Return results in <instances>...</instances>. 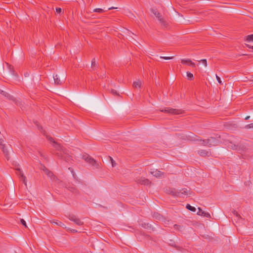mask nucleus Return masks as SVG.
Returning <instances> with one entry per match:
<instances>
[{
    "mask_svg": "<svg viewBox=\"0 0 253 253\" xmlns=\"http://www.w3.org/2000/svg\"><path fill=\"white\" fill-rule=\"evenodd\" d=\"M83 159L84 160V161L92 165V166H94L96 169H99L100 168V164L97 162L96 160H95L93 158L90 157L88 155H84L83 156Z\"/></svg>",
    "mask_w": 253,
    "mask_h": 253,
    "instance_id": "7ed1b4c3",
    "label": "nucleus"
},
{
    "mask_svg": "<svg viewBox=\"0 0 253 253\" xmlns=\"http://www.w3.org/2000/svg\"><path fill=\"white\" fill-rule=\"evenodd\" d=\"M67 217L69 220L74 222L78 225L81 226L84 224V222L82 221L80 218H77L74 214H70L67 216Z\"/></svg>",
    "mask_w": 253,
    "mask_h": 253,
    "instance_id": "423d86ee",
    "label": "nucleus"
},
{
    "mask_svg": "<svg viewBox=\"0 0 253 253\" xmlns=\"http://www.w3.org/2000/svg\"><path fill=\"white\" fill-rule=\"evenodd\" d=\"M151 12L155 15V16L158 18L161 24L163 25L165 27H167V24L165 20L162 17L161 14L157 10V9H151Z\"/></svg>",
    "mask_w": 253,
    "mask_h": 253,
    "instance_id": "20e7f679",
    "label": "nucleus"
},
{
    "mask_svg": "<svg viewBox=\"0 0 253 253\" xmlns=\"http://www.w3.org/2000/svg\"><path fill=\"white\" fill-rule=\"evenodd\" d=\"M202 142L201 144L204 146H209L210 147V140L209 139H205V140H200Z\"/></svg>",
    "mask_w": 253,
    "mask_h": 253,
    "instance_id": "412c9836",
    "label": "nucleus"
},
{
    "mask_svg": "<svg viewBox=\"0 0 253 253\" xmlns=\"http://www.w3.org/2000/svg\"><path fill=\"white\" fill-rule=\"evenodd\" d=\"M187 76L188 78V79L190 81L193 80L194 79L193 75L190 72H187Z\"/></svg>",
    "mask_w": 253,
    "mask_h": 253,
    "instance_id": "bb28decb",
    "label": "nucleus"
},
{
    "mask_svg": "<svg viewBox=\"0 0 253 253\" xmlns=\"http://www.w3.org/2000/svg\"><path fill=\"white\" fill-rule=\"evenodd\" d=\"M169 246L173 247L175 248V249L177 251H182V248L180 246H176L174 241L173 240H169L168 243Z\"/></svg>",
    "mask_w": 253,
    "mask_h": 253,
    "instance_id": "9b49d317",
    "label": "nucleus"
},
{
    "mask_svg": "<svg viewBox=\"0 0 253 253\" xmlns=\"http://www.w3.org/2000/svg\"><path fill=\"white\" fill-rule=\"evenodd\" d=\"M68 189L70 191L72 192L73 193L77 194L79 193V191L75 187H69Z\"/></svg>",
    "mask_w": 253,
    "mask_h": 253,
    "instance_id": "5701e85b",
    "label": "nucleus"
},
{
    "mask_svg": "<svg viewBox=\"0 0 253 253\" xmlns=\"http://www.w3.org/2000/svg\"><path fill=\"white\" fill-rule=\"evenodd\" d=\"M161 58H162V59H171L173 58V57L171 56V57H164V56H161L160 57Z\"/></svg>",
    "mask_w": 253,
    "mask_h": 253,
    "instance_id": "e433bc0d",
    "label": "nucleus"
},
{
    "mask_svg": "<svg viewBox=\"0 0 253 253\" xmlns=\"http://www.w3.org/2000/svg\"><path fill=\"white\" fill-rule=\"evenodd\" d=\"M190 190L187 188H183L181 190H177L175 189L169 188L168 193L175 197H182L183 195H188L189 194Z\"/></svg>",
    "mask_w": 253,
    "mask_h": 253,
    "instance_id": "f03ea898",
    "label": "nucleus"
},
{
    "mask_svg": "<svg viewBox=\"0 0 253 253\" xmlns=\"http://www.w3.org/2000/svg\"><path fill=\"white\" fill-rule=\"evenodd\" d=\"M181 63L182 64H188L190 66H191L193 67H195V64L190 59H182Z\"/></svg>",
    "mask_w": 253,
    "mask_h": 253,
    "instance_id": "f3484780",
    "label": "nucleus"
},
{
    "mask_svg": "<svg viewBox=\"0 0 253 253\" xmlns=\"http://www.w3.org/2000/svg\"><path fill=\"white\" fill-rule=\"evenodd\" d=\"M1 150H2L3 154H4L5 157L6 159H7V161L9 160V153H8L7 149L6 148L5 144L4 145H2V146L1 147Z\"/></svg>",
    "mask_w": 253,
    "mask_h": 253,
    "instance_id": "2eb2a0df",
    "label": "nucleus"
},
{
    "mask_svg": "<svg viewBox=\"0 0 253 253\" xmlns=\"http://www.w3.org/2000/svg\"><path fill=\"white\" fill-rule=\"evenodd\" d=\"M178 227V225L176 224L174 225V228H176Z\"/></svg>",
    "mask_w": 253,
    "mask_h": 253,
    "instance_id": "49530a36",
    "label": "nucleus"
},
{
    "mask_svg": "<svg viewBox=\"0 0 253 253\" xmlns=\"http://www.w3.org/2000/svg\"><path fill=\"white\" fill-rule=\"evenodd\" d=\"M153 217L155 219L158 220H162L163 219L162 215L158 212H155L153 214Z\"/></svg>",
    "mask_w": 253,
    "mask_h": 253,
    "instance_id": "aec40b11",
    "label": "nucleus"
},
{
    "mask_svg": "<svg viewBox=\"0 0 253 253\" xmlns=\"http://www.w3.org/2000/svg\"><path fill=\"white\" fill-rule=\"evenodd\" d=\"M246 41L251 42L253 41V34L248 35L246 37Z\"/></svg>",
    "mask_w": 253,
    "mask_h": 253,
    "instance_id": "a878e982",
    "label": "nucleus"
},
{
    "mask_svg": "<svg viewBox=\"0 0 253 253\" xmlns=\"http://www.w3.org/2000/svg\"><path fill=\"white\" fill-rule=\"evenodd\" d=\"M62 11V10L61 8L57 7L56 8V12L58 14H61Z\"/></svg>",
    "mask_w": 253,
    "mask_h": 253,
    "instance_id": "f704fd0d",
    "label": "nucleus"
},
{
    "mask_svg": "<svg viewBox=\"0 0 253 253\" xmlns=\"http://www.w3.org/2000/svg\"><path fill=\"white\" fill-rule=\"evenodd\" d=\"M41 169L43 170L45 173L49 177H51L53 175L52 172L49 171L44 165H41Z\"/></svg>",
    "mask_w": 253,
    "mask_h": 253,
    "instance_id": "4468645a",
    "label": "nucleus"
},
{
    "mask_svg": "<svg viewBox=\"0 0 253 253\" xmlns=\"http://www.w3.org/2000/svg\"><path fill=\"white\" fill-rule=\"evenodd\" d=\"M109 159H110L111 162V164H112V166L113 167H114L116 166V163H115V161L113 159V158L110 157V156H109Z\"/></svg>",
    "mask_w": 253,
    "mask_h": 253,
    "instance_id": "c756f323",
    "label": "nucleus"
},
{
    "mask_svg": "<svg viewBox=\"0 0 253 253\" xmlns=\"http://www.w3.org/2000/svg\"><path fill=\"white\" fill-rule=\"evenodd\" d=\"M250 116H247V117L245 118V120H248L250 118Z\"/></svg>",
    "mask_w": 253,
    "mask_h": 253,
    "instance_id": "a18cd8bd",
    "label": "nucleus"
},
{
    "mask_svg": "<svg viewBox=\"0 0 253 253\" xmlns=\"http://www.w3.org/2000/svg\"><path fill=\"white\" fill-rule=\"evenodd\" d=\"M200 62H201L205 67L207 66V62L206 59H202Z\"/></svg>",
    "mask_w": 253,
    "mask_h": 253,
    "instance_id": "72a5a7b5",
    "label": "nucleus"
},
{
    "mask_svg": "<svg viewBox=\"0 0 253 253\" xmlns=\"http://www.w3.org/2000/svg\"><path fill=\"white\" fill-rule=\"evenodd\" d=\"M198 212H197V214L201 216H203L206 217L207 218L211 217V215L209 212H205L203 211L201 208H198Z\"/></svg>",
    "mask_w": 253,
    "mask_h": 253,
    "instance_id": "f8f14e48",
    "label": "nucleus"
},
{
    "mask_svg": "<svg viewBox=\"0 0 253 253\" xmlns=\"http://www.w3.org/2000/svg\"><path fill=\"white\" fill-rule=\"evenodd\" d=\"M198 153L202 157H210L211 155V152L206 150H199Z\"/></svg>",
    "mask_w": 253,
    "mask_h": 253,
    "instance_id": "9d476101",
    "label": "nucleus"
},
{
    "mask_svg": "<svg viewBox=\"0 0 253 253\" xmlns=\"http://www.w3.org/2000/svg\"><path fill=\"white\" fill-rule=\"evenodd\" d=\"M186 208L188 210H190V211H194H194H196V208L195 207L190 206L189 204H187L186 205Z\"/></svg>",
    "mask_w": 253,
    "mask_h": 253,
    "instance_id": "393cba45",
    "label": "nucleus"
},
{
    "mask_svg": "<svg viewBox=\"0 0 253 253\" xmlns=\"http://www.w3.org/2000/svg\"><path fill=\"white\" fill-rule=\"evenodd\" d=\"M245 128L246 129L253 128V123L245 126Z\"/></svg>",
    "mask_w": 253,
    "mask_h": 253,
    "instance_id": "7c9ffc66",
    "label": "nucleus"
},
{
    "mask_svg": "<svg viewBox=\"0 0 253 253\" xmlns=\"http://www.w3.org/2000/svg\"><path fill=\"white\" fill-rule=\"evenodd\" d=\"M233 213L236 216L238 220L242 219L241 216L240 215V214L238 213V212L236 211H234Z\"/></svg>",
    "mask_w": 253,
    "mask_h": 253,
    "instance_id": "c85d7f7f",
    "label": "nucleus"
},
{
    "mask_svg": "<svg viewBox=\"0 0 253 253\" xmlns=\"http://www.w3.org/2000/svg\"><path fill=\"white\" fill-rule=\"evenodd\" d=\"M117 7H111L109 8L108 10H112V9H117Z\"/></svg>",
    "mask_w": 253,
    "mask_h": 253,
    "instance_id": "c03bdc74",
    "label": "nucleus"
},
{
    "mask_svg": "<svg viewBox=\"0 0 253 253\" xmlns=\"http://www.w3.org/2000/svg\"><path fill=\"white\" fill-rule=\"evenodd\" d=\"M42 126H41L40 127H39V129H42Z\"/></svg>",
    "mask_w": 253,
    "mask_h": 253,
    "instance_id": "de8ad7c7",
    "label": "nucleus"
},
{
    "mask_svg": "<svg viewBox=\"0 0 253 253\" xmlns=\"http://www.w3.org/2000/svg\"><path fill=\"white\" fill-rule=\"evenodd\" d=\"M136 181L137 183L144 185H149L151 184V182L148 179L142 177L137 178Z\"/></svg>",
    "mask_w": 253,
    "mask_h": 253,
    "instance_id": "0eeeda50",
    "label": "nucleus"
},
{
    "mask_svg": "<svg viewBox=\"0 0 253 253\" xmlns=\"http://www.w3.org/2000/svg\"><path fill=\"white\" fill-rule=\"evenodd\" d=\"M247 47H248L249 48H251L253 49V46L250 45L249 44H246Z\"/></svg>",
    "mask_w": 253,
    "mask_h": 253,
    "instance_id": "79ce46f5",
    "label": "nucleus"
},
{
    "mask_svg": "<svg viewBox=\"0 0 253 253\" xmlns=\"http://www.w3.org/2000/svg\"><path fill=\"white\" fill-rule=\"evenodd\" d=\"M70 230L73 233H77L78 232L76 229H70Z\"/></svg>",
    "mask_w": 253,
    "mask_h": 253,
    "instance_id": "37998d69",
    "label": "nucleus"
},
{
    "mask_svg": "<svg viewBox=\"0 0 253 253\" xmlns=\"http://www.w3.org/2000/svg\"><path fill=\"white\" fill-rule=\"evenodd\" d=\"M4 144H5L3 143V140L1 138H0V146L2 147V145H4Z\"/></svg>",
    "mask_w": 253,
    "mask_h": 253,
    "instance_id": "a19ab883",
    "label": "nucleus"
},
{
    "mask_svg": "<svg viewBox=\"0 0 253 253\" xmlns=\"http://www.w3.org/2000/svg\"><path fill=\"white\" fill-rule=\"evenodd\" d=\"M161 111L166 113L175 115L181 114L183 112V111L181 110L175 109L170 108H167L164 110H161Z\"/></svg>",
    "mask_w": 253,
    "mask_h": 253,
    "instance_id": "39448f33",
    "label": "nucleus"
},
{
    "mask_svg": "<svg viewBox=\"0 0 253 253\" xmlns=\"http://www.w3.org/2000/svg\"><path fill=\"white\" fill-rule=\"evenodd\" d=\"M95 65V59L93 58V59H92V60L91 61V66H94Z\"/></svg>",
    "mask_w": 253,
    "mask_h": 253,
    "instance_id": "58836bf2",
    "label": "nucleus"
},
{
    "mask_svg": "<svg viewBox=\"0 0 253 253\" xmlns=\"http://www.w3.org/2000/svg\"><path fill=\"white\" fill-rule=\"evenodd\" d=\"M50 222L52 224H55L57 225V226L62 227L63 228H66L65 225L60 221L58 222L57 220H50Z\"/></svg>",
    "mask_w": 253,
    "mask_h": 253,
    "instance_id": "a211bd4d",
    "label": "nucleus"
},
{
    "mask_svg": "<svg viewBox=\"0 0 253 253\" xmlns=\"http://www.w3.org/2000/svg\"><path fill=\"white\" fill-rule=\"evenodd\" d=\"M216 80L217 81H218V82L220 84H222V82H221V80L220 78L219 77H218L217 75H216Z\"/></svg>",
    "mask_w": 253,
    "mask_h": 253,
    "instance_id": "4c0bfd02",
    "label": "nucleus"
},
{
    "mask_svg": "<svg viewBox=\"0 0 253 253\" xmlns=\"http://www.w3.org/2000/svg\"><path fill=\"white\" fill-rule=\"evenodd\" d=\"M0 93L2 94L4 96L10 98L11 97L10 95L7 93L6 92L3 91L2 90L0 89Z\"/></svg>",
    "mask_w": 253,
    "mask_h": 253,
    "instance_id": "b1692460",
    "label": "nucleus"
},
{
    "mask_svg": "<svg viewBox=\"0 0 253 253\" xmlns=\"http://www.w3.org/2000/svg\"><path fill=\"white\" fill-rule=\"evenodd\" d=\"M53 79L54 81V83L56 84L60 85L62 84V81L59 79L58 76L57 75H56L55 76H53Z\"/></svg>",
    "mask_w": 253,
    "mask_h": 253,
    "instance_id": "6ab92c4d",
    "label": "nucleus"
},
{
    "mask_svg": "<svg viewBox=\"0 0 253 253\" xmlns=\"http://www.w3.org/2000/svg\"><path fill=\"white\" fill-rule=\"evenodd\" d=\"M141 82L140 81L134 82L133 84V87L134 88L140 87Z\"/></svg>",
    "mask_w": 253,
    "mask_h": 253,
    "instance_id": "4be33fe9",
    "label": "nucleus"
},
{
    "mask_svg": "<svg viewBox=\"0 0 253 253\" xmlns=\"http://www.w3.org/2000/svg\"><path fill=\"white\" fill-rule=\"evenodd\" d=\"M93 11L94 12H98V13H103V12H104L105 11L103 9H101V8H95L93 10Z\"/></svg>",
    "mask_w": 253,
    "mask_h": 253,
    "instance_id": "cd10ccee",
    "label": "nucleus"
},
{
    "mask_svg": "<svg viewBox=\"0 0 253 253\" xmlns=\"http://www.w3.org/2000/svg\"><path fill=\"white\" fill-rule=\"evenodd\" d=\"M69 170H70V171H71V173H72V174H73V177H75V172H74V171L73 169H72V168H69Z\"/></svg>",
    "mask_w": 253,
    "mask_h": 253,
    "instance_id": "ea45409f",
    "label": "nucleus"
},
{
    "mask_svg": "<svg viewBox=\"0 0 253 253\" xmlns=\"http://www.w3.org/2000/svg\"><path fill=\"white\" fill-rule=\"evenodd\" d=\"M16 173L19 175L21 180L23 181V182L26 185V177L24 175L22 171L19 169H16Z\"/></svg>",
    "mask_w": 253,
    "mask_h": 253,
    "instance_id": "6e6552de",
    "label": "nucleus"
},
{
    "mask_svg": "<svg viewBox=\"0 0 253 253\" xmlns=\"http://www.w3.org/2000/svg\"><path fill=\"white\" fill-rule=\"evenodd\" d=\"M150 172L156 177H162L164 176V173L158 169H152Z\"/></svg>",
    "mask_w": 253,
    "mask_h": 253,
    "instance_id": "1a4fd4ad",
    "label": "nucleus"
},
{
    "mask_svg": "<svg viewBox=\"0 0 253 253\" xmlns=\"http://www.w3.org/2000/svg\"><path fill=\"white\" fill-rule=\"evenodd\" d=\"M20 222L25 227H26V228L27 227V226L26 225V223L25 221L23 219H20Z\"/></svg>",
    "mask_w": 253,
    "mask_h": 253,
    "instance_id": "473e14b6",
    "label": "nucleus"
},
{
    "mask_svg": "<svg viewBox=\"0 0 253 253\" xmlns=\"http://www.w3.org/2000/svg\"><path fill=\"white\" fill-rule=\"evenodd\" d=\"M228 147L229 148L236 150H240L241 149L240 146H239L238 145H235L231 142L229 143Z\"/></svg>",
    "mask_w": 253,
    "mask_h": 253,
    "instance_id": "dca6fc26",
    "label": "nucleus"
},
{
    "mask_svg": "<svg viewBox=\"0 0 253 253\" xmlns=\"http://www.w3.org/2000/svg\"><path fill=\"white\" fill-rule=\"evenodd\" d=\"M111 93L113 95H119L117 91L113 89L111 90Z\"/></svg>",
    "mask_w": 253,
    "mask_h": 253,
    "instance_id": "c9c22d12",
    "label": "nucleus"
},
{
    "mask_svg": "<svg viewBox=\"0 0 253 253\" xmlns=\"http://www.w3.org/2000/svg\"><path fill=\"white\" fill-rule=\"evenodd\" d=\"M48 139L53 143V147L57 151V152L55 153V155L61 159L68 162L69 161L70 156L67 153L66 149L61 146L59 144L54 141L52 137H50L48 138Z\"/></svg>",
    "mask_w": 253,
    "mask_h": 253,
    "instance_id": "f257e3e1",
    "label": "nucleus"
},
{
    "mask_svg": "<svg viewBox=\"0 0 253 253\" xmlns=\"http://www.w3.org/2000/svg\"><path fill=\"white\" fill-rule=\"evenodd\" d=\"M209 140L210 143V147H211V146L217 145L219 142V141L218 139H216V138L212 137L209 138Z\"/></svg>",
    "mask_w": 253,
    "mask_h": 253,
    "instance_id": "ddd939ff",
    "label": "nucleus"
},
{
    "mask_svg": "<svg viewBox=\"0 0 253 253\" xmlns=\"http://www.w3.org/2000/svg\"><path fill=\"white\" fill-rule=\"evenodd\" d=\"M145 225H146L145 226H144L145 228H148V229H152V230H154V228L152 227V225L149 223H147V224H145Z\"/></svg>",
    "mask_w": 253,
    "mask_h": 253,
    "instance_id": "2f4dec72",
    "label": "nucleus"
}]
</instances>
